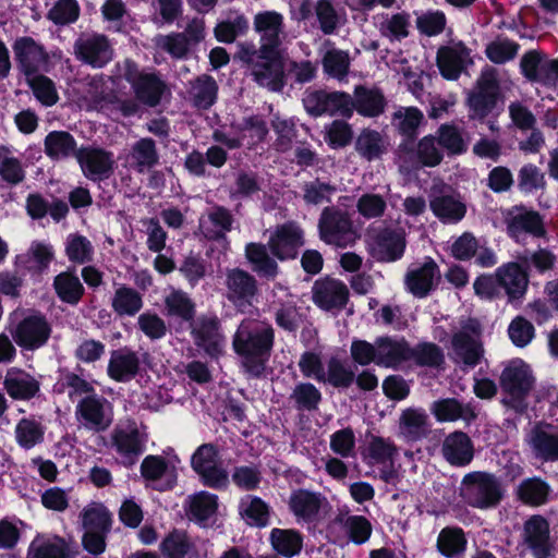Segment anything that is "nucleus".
<instances>
[{"instance_id": "obj_1", "label": "nucleus", "mask_w": 558, "mask_h": 558, "mask_svg": "<svg viewBox=\"0 0 558 558\" xmlns=\"http://www.w3.org/2000/svg\"><path fill=\"white\" fill-rule=\"evenodd\" d=\"M275 343L271 326L241 324L232 340L234 352L241 357V366L248 378L264 376Z\"/></svg>"}, {"instance_id": "obj_2", "label": "nucleus", "mask_w": 558, "mask_h": 558, "mask_svg": "<svg viewBox=\"0 0 558 558\" xmlns=\"http://www.w3.org/2000/svg\"><path fill=\"white\" fill-rule=\"evenodd\" d=\"M465 105L470 121L483 123L489 117L496 119L504 109V96L497 77L493 73H483L469 92Z\"/></svg>"}, {"instance_id": "obj_3", "label": "nucleus", "mask_w": 558, "mask_h": 558, "mask_svg": "<svg viewBox=\"0 0 558 558\" xmlns=\"http://www.w3.org/2000/svg\"><path fill=\"white\" fill-rule=\"evenodd\" d=\"M319 239L337 247H347L355 241V232L349 214L339 207H325L318 219Z\"/></svg>"}, {"instance_id": "obj_4", "label": "nucleus", "mask_w": 558, "mask_h": 558, "mask_svg": "<svg viewBox=\"0 0 558 558\" xmlns=\"http://www.w3.org/2000/svg\"><path fill=\"white\" fill-rule=\"evenodd\" d=\"M367 251L378 263L400 260L407 248L405 231L402 228L380 227L367 233Z\"/></svg>"}, {"instance_id": "obj_5", "label": "nucleus", "mask_w": 558, "mask_h": 558, "mask_svg": "<svg viewBox=\"0 0 558 558\" xmlns=\"http://www.w3.org/2000/svg\"><path fill=\"white\" fill-rule=\"evenodd\" d=\"M535 378L529 364L521 359L509 361L499 376L502 391L511 397L515 410L523 411L525 399L534 388Z\"/></svg>"}, {"instance_id": "obj_6", "label": "nucleus", "mask_w": 558, "mask_h": 558, "mask_svg": "<svg viewBox=\"0 0 558 558\" xmlns=\"http://www.w3.org/2000/svg\"><path fill=\"white\" fill-rule=\"evenodd\" d=\"M350 94L342 90L306 89L302 104L306 113L312 118L323 116L350 119Z\"/></svg>"}, {"instance_id": "obj_7", "label": "nucleus", "mask_w": 558, "mask_h": 558, "mask_svg": "<svg viewBox=\"0 0 558 558\" xmlns=\"http://www.w3.org/2000/svg\"><path fill=\"white\" fill-rule=\"evenodd\" d=\"M462 484L471 506L478 509L494 508L501 501L504 492L498 478L487 472H471L464 475Z\"/></svg>"}, {"instance_id": "obj_8", "label": "nucleus", "mask_w": 558, "mask_h": 558, "mask_svg": "<svg viewBox=\"0 0 558 558\" xmlns=\"http://www.w3.org/2000/svg\"><path fill=\"white\" fill-rule=\"evenodd\" d=\"M75 418L80 428L96 434L106 432L113 422L112 404L102 396H85L75 407Z\"/></svg>"}, {"instance_id": "obj_9", "label": "nucleus", "mask_w": 558, "mask_h": 558, "mask_svg": "<svg viewBox=\"0 0 558 558\" xmlns=\"http://www.w3.org/2000/svg\"><path fill=\"white\" fill-rule=\"evenodd\" d=\"M253 81L268 90L281 93L287 85L282 49H259V59L252 68Z\"/></svg>"}, {"instance_id": "obj_10", "label": "nucleus", "mask_w": 558, "mask_h": 558, "mask_svg": "<svg viewBox=\"0 0 558 558\" xmlns=\"http://www.w3.org/2000/svg\"><path fill=\"white\" fill-rule=\"evenodd\" d=\"M304 243V231L295 221L276 226L267 241L270 253L279 262L296 259Z\"/></svg>"}, {"instance_id": "obj_11", "label": "nucleus", "mask_w": 558, "mask_h": 558, "mask_svg": "<svg viewBox=\"0 0 558 558\" xmlns=\"http://www.w3.org/2000/svg\"><path fill=\"white\" fill-rule=\"evenodd\" d=\"M76 60L94 69H101L113 58V48L104 34L83 33L73 45Z\"/></svg>"}, {"instance_id": "obj_12", "label": "nucleus", "mask_w": 558, "mask_h": 558, "mask_svg": "<svg viewBox=\"0 0 558 558\" xmlns=\"http://www.w3.org/2000/svg\"><path fill=\"white\" fill-rule=\"evenodd\" d=\"M85 98L88 101V107L95 110L116 109L125 117L132 116L137 111L136 101L120 99L113 94L111 88L106 86L102 75H97L89 80Z\"/></svg>"}, {"instance_id": "obj_13", "label": "nucleus", "mask_w": 558, "mask_h": 558, "mask_svg": "<svg viewBox=\"0 0 558 558\" xmlns=\"http://www.w3.org/2000/svg\"><path fill=\"white\" fill-rule=\"evenodd\" d=\"M312 294L313 303L326 312L344 308L350 295L345 283L329 276L314 282Z\"/></svg>"}, {"instance_id": "obj_14", "label": "nucleus", "mask_w": 558, "mask_h": 558, "mask_svg": "<svg viewBox=\"0 0 558 558\" xmlns=\"http://www.w3.org/2000/svg\"><path fill=\"white\" fill-rule=\"evenodd\" d=\"M191 335L195 345L210 357H218L222 353L225 337L221 333L220 319L216 315L198 317Z\"/></svg>"}, {"instance_id": "obj_15", "label": "nucleus", "mask_w": 558, "mask_h": 558, "mask_svg": "<svg viewBox=\"0 0 558 558\" xmlns=\"http://www.w3.org/2000/svg\"><path fill=\"white\" fill-rule=\"evenodd\" d=\"M439 278L440 271L437 263L432 257H426L421 266L408 269L404 286L412 295L424 299L436 289Z\"/></svg>"}, {"instance_id": "obj_16", "label": "nucleus", "mask_w": 558, "mask_h": 558, "mask_svg": "<svg viewBox=\"0 0 558 558\" xmlns=\"http://www.w3.org/2000/svg\"><path fill=\"white\" fill-rule=\"evenodd\" d=\"M142 478L147 488L158 492L171 490L177 485V475L162 456L148 454L142 460Z\"/></svg>"}, {"instance_id": "obj_17", "label": "nucleus", "mask_w": 558, "mask_h": 558, "mask_svg": "<svg viewBox=\"0 0 558 558\" xmlns=\"http://www.w3.org/2000/svg\"><path fill=\"white\" fill-rule=\"evenodd\" d=\"M429 208L435 217L444 223H458L466 214V205L460 193L449 189L434 191L429 198Z\"/></svg>"}, {"instance_id": "obj_18", "label": "nucleus", "mask_w": 558, "mask_h": 558, "mask_svg": "<svg viewBox=\"0 0 558 558\" xmlns=\"http://www.w3.org/2000/svg\"><path fill=\"white\" fill-rule=\"evenodd\" d=\"M387 100L380 88L355 85L349 101L350 119L354 111L365 118H377L385 112Z\"/></svg>"}, {"instance_id": "obj_19", "label": "nucleus", "mask_w": 558, "mask_h": 558, "mask_svg": "<svg viewBox=\"0 0 558 558\" xmlns=\"http://www.w3.org/2000/svg\"><path fill=\"white\" fill-rule=\"evenodd\" d=\"M254 31L260 35L259 49L263 51L281 49L284 33L283 16L277 11H262L255 14L253 21Z\"/></svg>"}, {"instance_id": "obj_20", "label": "nucleus", "mask_w": 558, "mask_h": 558, "mask_svg": "<svg viewBox=\"0 0 558 558\" xmlns=\"http://www.w3.org/2000/svg\"><path fill=\"white\" fill-rule=\"evenodd\" d=\"M244 257L251 270L260 279L275 281L280 274L278 259L270 253L268 244L248 242L244 246Z\"/></svg>"}, {"instance_id": "obj_21", "label": "nucleus", "mask_w": 558, "mask_h": 558, "mask_svg": "<svg viewBox=\"0 0 558 558\" xmlns=\"http://www.w3.org/2000/svg\"><path fill=\"white\" fill-rule=\"evenodd\" d=\"M112 442L124 465H133L140 452V433L135 421L119 423L112 433Z\"/></svg>"}, {"instance_id": "obj_22", "label": "nucleus", "mask_w": 558, "mask_h": 558, "mask_svg": "<svg viewBox=\"0 0 558 558\" xmlns=\"http://www.w3.org/2000/svg\"><path fill=\"white\" fill-rule=\"evenodd\" d=\"M51 332L48 322L43 316L25 317L15 328V342L26 349L36 350L43 347Z\"/></svg>"}, {"instance_id": "obj_23", "label": "nucleus", "mask_w": 558, "mask_h": 558, "mask_svg": "<svg viewBox=\"0 0 558 558\" xmlns=\"http://www.w3.org/2000/svg\"><path fill=\"white\" fill-rule=\"evenodd\" d=\"M13 51L21 71L34 75L47 64V53L32 37H21L14 41Z\"/></svg>"}, {"instance_id": "obj_24", "label": "nucleus", "mask_w": 558, "mask_h": 558, "mask_svg": "<svg viewBox=\"0 0 558 558\" xmlns=\"http://www.w3.org/2000/svg\"><path fill=\"white\" fill-rule=\"evenodd\" d=\"M517 215L508 214L506 217L507 234L514 241H519L523 233L534 238H543L546 235V228L543 216L534 209H524Z\"/></svg>"}, {"instance_id": "obj_25", "label": "nucleus", "mask_w": 558, "mask_h": 558, "mask_svg": "<svg viewBox=\"0 0 558 558\" xmlns=\"http://www.w3.org/2000/svg\"><path fill=\"white\" fill-rule=\"evenodd\" d=\"M523 539L533 555L550 556V527L542 514L531 515L523 524Z\"/></svg>"}, {"instance_id": "obj_26", "label": "nucleus", "mask_w": 558, "mask_h": 558, "mask_svg": "<svg viewBox=\"0 0 558 558\" xmlns=\"http://www.w3.org/2000/svg\"><path fill=\"white\" fill-rule=\"evenodd\" d=\"M441 453L450 465L466 466L474 458V445L466 433L454 430L445 437Z\"/></svg>"}, {"instance_id": "obj_27", "label": "nucleus", "mask_w": 558, "mask_h": 558, "mask_svg": "<svg viewBox=\"0 0 558 558\" xmlns=\"http://www.w3.org/2000/svg\"><path fill=\"white\" fill-rule=\"evenodd\" d=\"M219 507V498L216 494L201 490L190 495L185 501L184 509L190 521L199 527H208V521L215 517Z\"/></svg>"}, {"instance_id": "obj_28", "label": "nucleus", "mask_w": 558, "mask_h": 558, "mask_svg": "<svg viewBox=\"0 0 558 558\" xmlns=\"http://www.w3.org/2000/svg\"><path fill=\"white\" fill-rule=\"evenodd\" d=\"M226 284L228 288V299L234 304H251L258 293L256 278L241 268H233L227 272Z\"/></svg>"}, {"instance_id": "obj_29", "label": "nucleus", "mask_w": 558, "mask_h": 558, "mask_svg": "<svg viewBox=\"0 0 558 558\" xmlns=\"http://www.w3.org/2000/svg\"><path fill=\"white\" fill-rule=\"evenodd\" d=\"M76 160L84 174L94 181L106 179L112 172V156L102 149L81 147Z\"/></svg>"}, {"instance_id": "obj_30", "label": "nucleus", "mask_w": 558, "mask_h": 558, "mask_svg": "<svg viewBox=\"0 0 558 558\" xmlns=\"http://www.w3.org/2000/svg\"><path fill=\"white\" fill-rule=\"evenodd\" d=\"M376 348L377 366L397 369L408 362L409 342L404 337L379 336L376 338Z\"/></svg>"}, {"instance_id": "obj_31", "label": "nucleus", "mask_w": 558, "mask_h": 558, "mask_svg": "<svg viewBox=\"0 0 558 558\" xmlns=\"http://www.w3.org/2000/svg\"><path fill=\"white\" fill-rule=\"evenodd\" d=\"M323 500L324 498L319 493L305 488H298L292 490L289 497L288 507L298 521L312 523L319 514Z\"/></svg>"}, {"instance_id": "obj_32", "label": "nucleus", "mask_w": 558, "mask_h": 558, "mask_svg": "<svg viewBox=\"0 0 558 558\" xmlns=\"http://www.w3.org/2000/svg\"><path fill=\"white\" fill-rule=\"evenodd\" d=\"M550 429V424H536L530 433L532 453L542 462L558 461V433Z\"/></svg>"}, {"instance_id": "obj_33", "label": "nucleus", "mask_w": 558, "mask_h": 558, "mask_svg": "<svg viewBox=\"0 0 558 558\" xmlns=\"http://www.w3.org/2000/svg\"><path fill=\"white\" fill-rule=\"evenodd\" d=\"M470 49L460 41L457 46H441L437 51L436 64L441 76L449 81L458 80L464 69V59Z\"/></svg>"}, {"instance_id": "obj_34", "label": "nucleus", "mask_w": 558, "mask_h": 558, "mask_svg": "<svg viewBox=\"0 0 558 558\" xmlns=\"http://www.w3.org/2000/svg\"><path fill=\"white\" fill-rule=\"evenodd\" d=\"M499 286L504 288L510 300H517L524 295L527 289L529 275L521 264L511 262L496 269Z\"/></svg>"}, {"instance_id": "obj_35", "label": "nucleus", "mask_w": 558, "mask_h": 558, "mask_svg": "<svg viewBox=\"0 0 558 558\" xmlns=\"http://www.w3.org/2000/svg\"><path fill=\"white\" fill-rule=\"evenodd\" d=\"M432 413L438 422H456L462 420L471 424L476 420L477 413L471 403L463 404L457 398H445L433 402Z\"/></svg>"}, {"instance_id": "obj_36", "label": "nucleus", "mask_w": 558, "mask_h": 558, "mask_svg": "<svg viewBox=\"0 0 558 558\" xmlns=\"http://www.w3.org/2000/svg\"><path fill=\"white\" fill-rule=\"evenodd\" d=\"M39 381L23 369L12 367L4 377L3 387L13 399L29 400L39 391Z\"/></svg>"}, {"instance_id": "obj_37", "label": "nucleus", "mask_w": 558, "mask_h": 558, "mask_svg": "<svg viewBox=\"0 0 558 558\" xmlns=\"http://www.w3.org/2000/svg\"><path fill=\"white\" fill-rule=\"evenodd\" d=\"M551 493L550 485L539 476L522 480L515 489L517 499L529 507L546 505Z\"/></svg>"}, {"instance_id": "obj_38", "label": "nucleus", "mask_w": 558, "mask_h": 558, "mask_svg": "<svg viewBox=\"0 0 558 558\" xmlns=\"http://www.w3.org/2000/svg\"><path fill=\"white\" fill-rule=\"evenodd\" d=\"M171 96V89L160 72L142 70V106L156 108Z\"/></svg>"}, {"instance_id": "obj_39", "label": "nucleus", "mask_w": 558, "mask_h": 558, "mask_svg": "<svg viewBox=\"0 0 558 558\" xmlns=\"http://www.w3.org/2000/svg\"><path fill=\"white\" fill-rule=\"evenodd\" d=\"M468 547L464 530L458 525L442 527L437 536L436 549L445 558H459Z\"/></svg>"}, {"instance_id": "obj_40", "label": "nucleus", "mask_w": 558, "mask_h": 558, "mask_svg": "<svg viewBox=\"0 0 558 558\" xmlns=\"http://www.w3.org/2000/svg\"><path fill=\"white\" fill-rule=\"evenodd\" d=\"M218 84L216 80L208 74L197 76L189 90L190 100L194 108L198 110H209L218 98Z\"/></svg>"}, {"instance_id": "obj_41", "label": "nucleus", "mask_w": 558, "mask_h": 558, "mask_svg": "<svg viewBox=\"0 0 558 558\" xmlns=\"http://www.w3.org/2000/svg\"><path fill=\"white\" fill-rule=\"evenodd\" d=\"M452 349L459 360L468 367H475L481 363L484 349L480 341L465 331H458L451 339Z\"/></svg>"}, {"instance_id": "obj_42", "label": "nucleus", "mask_w": 558, "mask_h": 558, "mask_svg": "<svg viewBox=\"0 0 558 558\" xmlns=\"http://www.w3.org/2000/svg\"><path fill=\"white\" fill-rule=\"evenodd\" d=\"M138 371V359L136 353L128 349H119L111 352L108 374L118 381H129Z\"/></svg>"}, {"instance_id": "obj_43", "label": "nucleus", "mask_w": 558, "mask_h": 558, "mask_svg": "<svg viewBox=\"0 0 558 558\" xmlns=\"http://www.w3.org/2000/svg\"><path fill=\"white\" fill-rule=\"evenodd\" d=\"M45 153L52 160H62L74 156L77 158L76 141L65 131H52L44 141Z\"/></svg>"}, {"instance_id": "obj_44", "label": "nucleus", "mask_w": 558, "mask_h": 558, "mask_svg": "<svg viewBox=\"0 0 558 558\" xmlns=\"http://www.w3.org/2000/svg\"><path fill=\"white\" fill-rule=\"evenodd\" d=\"M269 541L276 553L286 558L299 555L303 548V535L294 529L275 527L270 532Z\"/></svg>"}, {"instance_id": "obj_45", "label": "nucleus", "mask_w": 558, "mask_h": 558, "mask_svg": "<svg viewBox=\"0 0 558 558\" xmlns=\"http://www.w3.org/2000/svg\"><path fill=\"white\" fill-rule=\"evenodd\" d=\"M80 520L85 531L110 533L112 513L101 502H89L80 513Z\"/></svg>"}, {"instance_id": "obj_46", "label": "nucleus", "mask_w": 558, "mask_h": 558, "mask_svg": "<svg viewBox=\"0 0 558 558\" xmlns=\"http://www.w3.org/2000/svg\"><path fill=\"white\" fill-rule=\"evenodd\" d=\"M240 502V514L250 526L263 529L270 522V506L258 496L246 497Z\"/></svg>"}, {"instance_id": "obj_47", "label": "nucleus", "mask_w": 558, "mask_h": 558, "mask_svg": "<svg viewBox=\"0 0 558 558\" xmlns=\"http://www.w3.org/2000/svg\"><path fill=\"white\" fill-rule=\"evenodd\" d=\"M355 151L365 160L379 159L386 153L383 135L373 129H363L354 143Z\"/></svg>"}, {"instance_id": "obj_48", "label": "nucleus", "mask_w": 558, "mask_h": 558, "mask_svg": "<svg viewBox=\"0 0 558 558\" xmlns=\"http://www.w3.org/2000/svg\"><path fill=\"white\" fill-rule=\"evenodd\" d=\"M366 438L367 446L363 452L365 459H369L376 464L392 463L398 454V448L391 439L374 435L371 432L366 433Z\"/></svg>"}, {"instance_id": "obj_49", "label": "nucleus", "mask_w": 558, "mask_h": 558, "mask_svg": "<svg viewBox=\"0 0 558 558\" xmlns=\"http://www.w3.org/2000/svg\"><path fill=\"white\" fill-rule=\"evenodd\" d=\"M53 288L61 301L77 304L84 294V287L75 271H64L56 276Z\"/></svg>"}, {"instance_id": "obj_50", "label": "nucleus", "mask_w": 558, "mask_h": 558, "mask_svg": "<svg viewBox=\"0 0 558 558\" xmlns=\"http://www.w3.org/2000/svg\"><path fill=\"white\" fill-rule=\"evenodd\" d=\"M408 361H413L420 367H439L445 362V355L438 344L424 341L413 348L409 344Z\"/></svg>"}, {"instance_id": "obj_51", "label": "nucleus", "mask_w": 558, "mask_h": 558, "mask_svg": "<svg viewBox=\"0 0 558 558\" xmlns=\"http://www.w3.org/2000/svg\"><path fill=\"white\" fill-rule=\"evenodd\" d=\"M68 545L61 537L37 536L28 548L27 558H66Z\"/></svg>"}, {"instance_id": "obj_52", "label": "nucleus", "mask_w": 558, "mask_h": 558, "mask_svg": "<svg viewBox=\"0 0 558 558\" xmlns=\"http://www.w3.org/2000/svg\"><path fill=\"white\" fill-rule=\"evenodd\" d=\"M427 414L420 409H405L400 416V429L411 440H418L427 434Z\"/></svg>"}, {"instance_id": "obj_53", "label": "nucleus", "mask_w": 558, "mask_h": 558, "mask_svg": "<svg viewBox=\"0 0 558 558\" xmlns=\"http://www.w3.org/2000/svg\"><path fill=\"white\" fill-rule=\"evenodd\" d=\"M437 143L448 156H460L468 150V145L459 128L454 124L444 123L436 132Z\"/></svg>"}, {"instance_id": "obj_54", "label": "nucleus", "mask_w": 558, "mask_h": 558, "mask_svg": "<svg viewBox=\"0 0 558 558\" xmlns=\"http://www.w3.org/2000/svg\"><path fill=\"white\" fill-rule=\"evenodd\" d=\"M166 310L169 316H174L183 322H194L195 303L182 290H173L165 299Z\"/></svg>"}, {"instance_id": "obj_55", "label": "nucleus", "mask_w": 558, "mask_h": 558, "mask_svg": "<svg viewBox=\"0 0 558 558\" xmlns=\"http://www.w3.org/2000/svg\"><path fill=\"white\" fill-rule=\"evenodd\" d=\"M290 399L298 411L313 412L318 410L323 400L320 390L312 383H299L293 388Z\"/></svg>"}, {"instance_id": "obj_56", "label": "nucleus", "mask_w": 558, "mask_h": 558, "mask_svg": "<svg viewBox=\"0 0 558 558\" xmlns=\"http://www.w3.org/2000/svg\"><path fill=\"white\" fill-rule=\"evenodd\" d=\"M355 379V373L343 361L337 356H331L327 361V371L325 373V383L336 389H348Z\"/></svg>"}, {"instance_id": "obj_57", "label": "nucleus", "mask_w": 558, "mask_h": 558, "mask_svg": "<svg viewBox=\"0 0 558 558\" xmlns=\"http://www.w3.org/2000/svg\"><path fill=\"white\" fill-rule=\"evenodd\" d=\"M53 259L52 246L41 242H33L21 260L26 265L29 271L44 272Z\"/></svg>"}, {"instance_id": "obj_58", "label": "nucleus", "mask_w": 558, "mask_h": 558, "mask_svg": "<svg viewBox=\"0 0 558 558\" xmlns=\"http://www.w3.org/2000/svg\"><path fill=\"white\" fill-rule=\"evenodd\" d=\"M192 547L193 544L187 533L179 529L169 532L160 544V550L165 558H184Z\"/></svg>"}, {"instance_id": "obj_59", "label": "nucleus", "mask_w": 558, "mask_h": 558, "mask_svg": "<svg viewBox=\"0 0 558 558\" xmlns=\"http://www.w3.org/2000/svg\"><path fill=\"white\" fill-rule=\"evenodd\" d=\"M0 177L11 185H17L25 180V170L21 160L14 157L11 149L4 145H0Z\"/></svg>"}, {"instance_id": "obj_60", "label": "nucleus", "mask_w": 558, "mask_h": 558, "mask_svg": "<svg viewBox=\"0 0 558 558\" xmlns=\"http://www.w3.org/2000/svg\"><path fill=\"white\" fill-rule=\"evenodd\" d=\"M393 122L401 136H417L418 128L424 121L423 112L416 107L404 108L393 113Z\"/></svg>"}, {"instance_id": "obj_61", "label": "nucleus", "mask_w": 558, "mask_h": 558, "mask_svg": "<svg viewBox=\"0 0 558 558\" xmlns=\"http://www.w3.org/2000/svg\"><path fill=\"white\" fill-rule=\"evenodd\" d=\"M65 253L71 262L83 265L93 260L94 246L87 238L70 234L65 243Z\"/></svg>"}, {"instance_id": "obj_62", "label": "nucleus", "mask_w": 558, "mask_h": 558, "mask_svg": "<svg viewBox=\"0 0 558 558\" xmlns=\"http://www.w3.org/2000/svg\"><path fill=\"white\" fill-rule=\"evenodd\" d=\"M324 138L331 149L344 148L353 140V129L345 119H336L326 126Z\"/></svg>"}, {"instance_id": "obj_63", "label": "nucleus", "mask_w": 558, "mask_h": 558, "mask_svg": "<svg viewBox=\"0 0 558 558\" xmlns=\"http://www.w3.org/2000/svg\"><path fill=\"white\" fill-rule=\"evenodd\" d=\"M437 138L434 135L422 137L416 144V158L418 162L428 168L437 167L444 160L440 146H437Z\"/></svg>"}, {"instance_id": "obj_64", "label": "nucleus", "mask_w": 558, "mask_h": 558, "mask_svg": "<svg viewBox=\"0 0 558 558\" xmlns=\"http://www.w3.org/2000/svg\"><path fill=\"white\" fill-rule=\"evenodd\" d=\"M343 529L348 538L355 545L365 544L371 538L373 532L371 521L360 514L349 515L343 522Z\"/></svg>"}]
</instances>
